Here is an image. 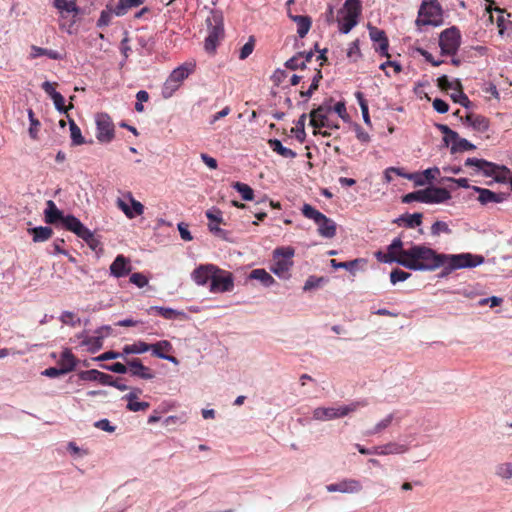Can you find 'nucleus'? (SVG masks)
Masks as SVG:
<instances>
[{
    "instance_id": "052dcab7",
    "label": "nucleus",
    "mask_w": 512,
    "mask_h": 512,
    "mask_svg": "<svg viewBox=\"0 0 512 512\" xmlns=\"http://www.w3.org/2000/svg\"><path fill=\"white\" fill-rule=\"evenodd\" d=\"M149 98H150L149 94L146 91H144V90L139 91L136 94L135 110L137 112H143L144 111L143 103L147 102L149 100Z\"/></svg>"
},
{
    "instance_id": "2f4dec72",
    "label": "nucleus",
    "mask_w": 512,
    "mask_h": 512,
    "mask_svg": "<svg viewBox=\"0 0 512 512\" xmlns=\"http://www.w3.org/2000/svg\"><path fill=\"white\" fill-rule=\"evenodd\" d=\"M456 92L451 95L452 100L455 103H459L465 108H470L472 106V102L469 100L468 96L463 92L462 85L459 81H456Z\"/></svg>"
},
{
    "instance_id": "393cba45",
    "label": "nucleus",
    "mask_w": 512,
    "mask_h": 512,
    "mask_svg": "<svg viewBox=\"0 0 512 512\" xmlns=\"http://www.w3.org/2000/svg\"><path fill=\"white\" fill-rule=\"evenodd\" d=\"M423 214L422 213H414L402 214L399 218H397L394 223L398 226H404L406 228H415L422 224Z\"/></svg>"
},
{
    "instance_id": "58836bf2",
    "label": "nucleus",
    "mask_w": 512,
    "mask_h": 512,
    "mask_svg": "<svg viewBox=\"0 0 512 512\" xmlns=\"http://www.w3.org/2000/svg\"><path fill=\"white\" fill-rule=\"evenodd\" d=\"M232 187L241 194L243 200H246V201H251L253 200V197H254V192H253V189L245 184V183H241V182H234Z\"/></svg>"
},
{
    "instance_id": "c9c22d12",
    "label": "nucleus",
    "mask_w": 512,
    "mask_h": 512,
    "mask_svg": "<svg viewBox=\"0 0 512 512\" xmlns=\"http://www.w3.org/2000/svg\"><path fill=\"white\" fill-rule=\"evenodd\" d=\"M306 114H302L298 121L296 122V126L291 129V132L295 134L296 139L303 143L306 138V132H305V122H306Z\"/></svg>"
},
{
    "instance_id": "4c0bfd02",
    "label": "nucleus",
    "mask_w": 512,
    "mask_h": 512,
    "mask_svg": "<svg viewBox=\"0 0 512 512\" xmlns=\"http://www.w3.org/2000/svg\"><path fill=\"white\" fill-rule=\"evenodd\" d=\"M69 127H70L72 144L76 145V146L84 144L85 139L82 136L80 128L77 126V124L74 122V120L69 119Z\"/></svg>"
},
{
    "instance_id": "e433bc0d",
    "label": "nucleus",
    "mask_w": 512,
    "mask_h": 512,
    "mask_svg": "<svg viewBox=\"0 0 512 512\" xmlns=\"http://www.w3.org/2000/svg\"><path fill=\"white\" fill-rule=\"evenodd\" d=\"M150 407V404L145 401L137 400V391L135 389H130V411H144Z\"/></svg>"
},
{
    "instance_id": "6ab92c4d",
    "label": "nucleus",
    "mask_w": 512,
    "mask_h": 512,
    "mask_svg": "<svg viewBox=\"0 0 512 512\" xmlns=\"http://www.w3.org/2000/svg\"><path fill=\"white\" fill-rule=\"evenodd\" d=\"M369 35L373 42L378 43L379 47L376 49L381 55L390 57L388 53L389 41L385 32L374 26H369Z\"/></svg>"
},
{
    "instance_id": "f704fd0d",
    "label": "nucleus",
    "mask_w": 512,
    "mask_h": 512,
    "mask_svg": "<svg viewBox=\"0 0 512 512\" xmlns=\"http://www.w3.org/2000/svg\"><path fill=\"white\" fill-rule=\"evenodd\" d=\"M110 272L115 277L124 276L126 273V259L119 255L110 266Z\"/></svg>"
},
{
    "instance_id": "20e7f679",
    "label": "nucleus",
    "mask_w": 512,
    "mask_h": 512,
    "mask_svg": "<svg viewBox=\"0 0 512 512\" xmlns=\"http://www.w3.org/2000/svg\"><path fill=\"white\" fill-rule=\"evenodd\" d=\"M362 6L360 0H346L343 8L339 10L341 17L337 19L339 31L341 33H349L358 23L361 15Z\"/></svg>"
},
{
    "instance_id": "c85d7f7f",
    "label": "nucleus",
    "mask_w": 512,
    "mask_h": 512,
    "mask_svg": "<svg viewBox=\"0 0 512 512\" xmlns=\"http://www.w3.org/2000/svg\"><path fill=\"white\" fill-rule=\"evenodd\" d=\"M268 145L275 153L281 155L284 158L293 159L297 156L296 152L290 148L284 147L281 141L278 139H269Z\"/></svg>"
},
{
    "instance_id": "e2e57ef3",
    "label": "nucleus",
    "mask_w": 512,
    "mask_h": 512,
    "mask_svg": "<svg viewBox=\"0 0 512 512\" xmlns=\"http://www.w3.org/2000/svg\"><path fill=\"white\" fill-rule=\"evenodd\" d=\"M254 50V38L250 37L249 41L243 45L240 50L239 58L241 60L246 59Z\"/></svg>"
},
{
    "instance_id": "8fccbe9b",
    "label": "nucleus",
    "mask_w": 512,
    "mask_h": 512,
    "mask_svg": "<svg viewBox=\"0 0 512 512\" xmlns=\"http://www.w3.org/2000/svg\"><path fill=\"white\" fill-rule=\"evenodd\" d=\"M496 475L502 479L512 478V463L506 462L498 465Z\"/></svg>"
},
{
    "instance_id": "9b49d317",
    "label": "nucleus",
    "mask_w": 512,
    "mask_h": 512,
    "mask_svg": "<svg viewBox=\"0 0 512 512\" xmlns=\"http://www.w3.org/2000/svg\"><path fill=\"white\" fill-rule=\"evenodd\" d=\"M234 288L233 274L229 271L222 270L216 266L212 282L210 284V291L212 293H223L232 291Z\"/></svg>"
},
{
    "instance_id": "0eeeda50",
    "label": "nucleus",
    "mask_w": 512,
    "mask_h": 512,
    "mask_svg": "<svg viewBox=\"0 0 512 512\" xmlns=\"http://www.w3.org/2000/svg\"><path fill=\"white\" fill-rule=\"evenodd\" d=\"M194 69L195 63L192 62H185L184 64L175 68L163 85L162 95L165 98L171 97L173 93L181 86L182 82L194 71Z\"/></svg>"
},
{
    "instance_id": "f3484780",
    "label": "nucleus",
    "mask_w": 512,
    "mask_h": 512,
    "mask_svg": "<svg viewBox=\"0 0 512 512\" xmlns=\"http://www.w3.org/2000/svg\"><path fill=\"white\" fill-rule=\"evenodd\" d=\"M128 8V0H119L118 5L115 8H111L107 6L105 10L101 12V15L97 21L98 27L107 26L110 23L111 17L113 15L121 16L126 13V9Z\"/></svg>"
},
{
    "instance_id": "2eb2a0df",
    "label": "nucleus",
    "mask_w": 512,
    "mask_h": 512,
    "mask_svg": "<svg viewBox=\"0 0 512 512\" xmlns=\"http://www.w3.org/2000/svg\"><path fill=\"white\" fill-rule=\"evenodd\" d=\"M79 377L84 381H97L103 385H112L118 387L120 390H125L127 388L126 385H118L113 380V377L109 374L103 373L96 369L81 371L79 373Z\"/></svg>"
},
{
    "instance_id": "4468645a",
    "label": "nucleus",
    "mask_w": 512,
    "mask_h": 512,
    "mask_svg": "<svg viewBox=\"0 0 512 512\" xmlns=\"http://www.w3.org/2000/svg\"><path fill=\"white\" fill-rule=\"evenodd\" d=\"M421 203H443L451 199L450 192L445 188L440 187H428L420 190Z\"/></svg>"
},
{
    "instance_id": "72a5a7b5",
    "label": "nucleus",
    "mask_w": 512,
    "mask_h": 512,
    "mask_svg": "<svg viewBox=\"0 0 512 512\" xmlns=\"http://www.w3.org/2000/svg\"><path fill=\"white\" fill-rule=\"evenodd\" d=\"M31 51H32L31 52L32 58H37L39 56H47L50 59H54V60L62 59V55L55 50H49V49H45V48H41V47L33 45L31 47Z\"/></svg>"
},
{
    "instance_id": "1a4fd4ad",
    "label": "nucleus",
    "mask_w": 512,
    "mask_h": 512,
    "mask_svg": "<svg viewBox=\"0 0 512 512\" xmlns=\"http://www.w3.org/2000/svg\"><path fill=\"white\" fill-rule=\"evenodd\" d=\"M461 34L457 27L452 26L443 30L439 37L442 54L455 55L460 47Z\"/></svg>"
},
{
    "instance_id": "79ce46f5",
    "label": "nucleus",
    "mask_w": 512,
    "mask_h": 512,
    "mask_svg": "<svg viewBox=\"0 0 512 512\" xmlns=\"http://www.w3.org/2000/svg\"><path fill=\"white\" fill-rule=\"evenodd\" d=\"M355 97L356 99L358 100V104L361 108V112H362V115H363V120L366 124H371V121H370V116H369V111H368V103L364 97V94L360 91H357L355 93Z\"/></svg>"
},
{
    "instance_id": "a211bd4d",
    "label": "nucleus",
    "mask_w": 512,
    "mask_h": 512,
    "mask_svg": "<svg viewBox=\"0 0 512 512\" xmlns=\"http://www.w3.org/2000/svg\"><path fill=\"white\" fill-rule=\"evenodd\" d=\"M326 488L329 492L353 494L362 490V484L356 479H344L338 483L329 484Z\"/></svg>"
},
{
    "instance_id": "f257e3e1",
    "label": "nucleus",
    "mask_w": 512,
    "mask_h": 512,
    "mask_svg": "<svg viewBox=\"0 0 512 512\" xmlns=\"http://www.w3.org/2000/svg\"><path fill=\"white\" fill-rule=\"evenodd\" d=\"M375 256L380 262H395L414 271H434L444 266L446 273L456 269L473 268L484 262V257L481 255L470 253L439 254L425 245H412L405 249L401 237L394 238L386 252L378 251Z\"/></svg>"
},
{
    "instance_id": "c03bdc74",
    "label": "nucleus",
    "mask_w": 512,
    "mask_h": 512,
    "mask_svg": "<svg viewBox=\"0 0 512 512\" xmlns=\"http://www.w3.org/2000/svg\"><path fill=\"white\" fill-rule=\"evenodd\" d=\"M316 73L312 79V83L310 84V87L307 91H301L300 95L302 97H311L314 91H316L319 87V82L322 79V72L321 69L317 68L315 69Z\"/></svg>"
},
{
    "instance_id": "a878e982",
    "label": "nucleus",
    "mask_w": 512,
    "mask_h": 512,
    "mask_svg": "<svg viewBox=\"0 0 512 512\" xmlns=\"http://www.w3.org/2000/svg\"><path fill=\"white\" fill-rule=\"evenodd\" d=\"M407 451L408 447L406 445L396 442L374 447V452L377 455L403 454Z\"/></svg>"
},
{
    "instance_id": "a19ab883",
    "label": "nucleus",
    "mask_w": 512,
    "mask_h": 512,
    "mask_svg": "<svg viewBox=\"0 0 512 512\" xmlns=\"http://www.w3.org/2000/svg\"><path fill=\"white\" fill-rule=\"evenodd\" d=\"M54 6L61 12H67V13H77L79 11V8L73 1L68 0H54Z\"/></svg>"
},
{
    "instance_id": "de8ad7c7",
    "label": "nucleus",
    "mask_w": 512,
    "mask_h": 512,
    "mask_svg": "<svg viewBox=\"0 0 512 512\" xmlns=\"http://www.w3.org/2000/svg\"><path fill=\"white\" fill-rule=\"evenodd\" d=\"M363 259H355L352 261H346V262H337L335 259H332L330 261L331 266L338 269V268H344L349 271H353L358 263L363 262Z\"/></svg>"
},
{
    "instance_id": "680f3d73",
    "label": "nucleus",
    "mask_w": 512,
    "mask_h": 512,
    "mask_svg": "<svg viewBox=\"0 0 512 512\" xmlns=\"http://www.w3.org/2000/svg\"><path fill=\"white\" fill-rule=\"evenodd\" d=\"M441 232L451 233V229L448 225L443 221H436L431 227V233L435 236H438Z\"/></svg>"
},
{
    "instance_id": "13d9d810",
    "label": "nucleus",
    "mask_w": 512,
    "mask_h": 512,
    "mask_svg": "<svg viewBox=\"0 0 512 512\" xmlns=\"http://www.w3.org/2000/svg\"><path fill=\"white\" fill-rule=\"evenodd\" d=\"M497 26L499 29V34H509L512 31V23L510 21H505V18L503 15H499L497 17Z\"/></svg>"
},
{
    "instance_id": "473e14b6",
    "label": "nucleus",
    "mask_w": 512,
    "mask_h": 512,
    "mask_svg": "<svg viewBox=\"0 0 512 512\" xmlns=\"http://www.w3.org/2000/svg\"><path fill=\"white\" fill-rule=\"evenodd\" d=\"M172 345L167 340H162L157 343L151 344L152 354L158 358H163L165 354L172 351Z\"/></svg>"
},
{
    "instance_id": "49530a36",
    "label": "nucleus",
    "mask_w": 512,
    "mask_h": 512,
    "mask_svg": "<svg viewBox=\"0 0 512 512\" xmlns=\"http://www.w3.org/2000/svg\"><path fill=\"white\" fill-rule=\"evenodd\" d=\"M152 310L156 311L159 316H162L165 319H175L177 318L181 313L172 309V308H166V307H152Z\"/></svg>"
},
{
    "instance_id": "7c9ffc66",
    "label": "nucleus",
    "mask_w": 512,
    "mask_h": 512,
    "mask_svg": "<svg viewBox=\"0 0 512 512\" xmlns=\"http://www.w3.org/2000/svg\"><path fill=\"white\" fill-rule=\"evenodd\" d=\"M60 368L65 370V373H68L72 370H74L76 366V359L72 352L69 349H65L60 357L59 360Z\"/></svg>"
},
{
    "instance_id": "0e129e2a",
    "label": "nucleus",
    "mask_w": 512,
    "mask_h": 512,
    "mask_svg": "<svg viewBox=\"0 0 512 512\" xmlns=\"http://www.w3.org/2000/svg\"><path fill=\"white\" fill-rule=\"evenodd\" d=\"M152 16H153L152 10L149 9L148 7H143L139 11H136L132 17L134 20L148 21L152 18Z\"/></svg>"
},
{
    "instance_id": "f03ea898",
    "label": "nucleus",
    "mask_w": 512,
    "mask_h": 512,
    "mask_svg": "<svg viewBox=\"0 0 512 512\" xmlns=\"http://www.w3.org/2000/svg\"><path fill=\"white\" fill-rule=\"evenodd\" d=\"M466 167H474L477 171H481L485 176L494 177L497 182H504L507 180L512 190V171L505 166H499L484 159L467 158L465 161Z\"/></svg>"
},
{
    "instance_id": "6e6552de",
    "label": "nucleus",
    "mask_w": 512,
    "mask_h": 512,
    "mask_svg": "<svg viewBox=\"0 0 512 512\" xmlns=\"http://www.w3.org/2000/svg\"><path fill=\"white\" fill-rule=\"evenodd\" d=\"M295 250L292 247H280L274 250L273 259L274 263L271 271L281 278L289 277V270L293 266L292 258Z\"/></svg>"
},
{
    "instance_id": "ddd939ff",
    "label": "nucleus",
    "mask_w": 512,
    "mask_h": 512,
    "mask_svg": "<svg viewBox=\"0 0 512 512\" xmlns=\"http://www.w3.org/2000/svg\"><path fill=\"white\" fill-rule=\"evenodd\" d=\"M62 225L65 229L73 232L85 242L93 240V233L73 215H66V217L63 218Z\"/></svg>"
},
{
    "instance_id": "423d86ee",
    "label": "nucleus",
    "mask_w": 512,
    "mask_h": 512,
    "mask_svg": "<svg viewBox=\"0 0 512 512\" xmlns=\"http://www.w3.org/2000/svg\"><path fill=\"white\" fill-rule=\"evenodd\" d=\"M302 214L313 220L318 225V233L325 238H333L336 235L335 222L326 217L323 213L315 209L310 204H304L302 207Z\"/></svg>"
},
{
    "instance_id": "69168bd1",
    "label": "nucleus",
    "mask_w": 512,
    "mask_h": 512,
    "mask_svg": "<svg viewBox=\"0 0 512 512\" xmlns=\"http://www.w3.org/2000/svg\"><path fill=\"white\" fill-rule=\"evenodd\" d=\"M354 131L357 139L361 143H368L370 141V135L359 124L354 125Z\"/></svg>"
},
{
    "instance_id": "4be33fe9",
    "label": "nucleus",
    "mask_w": 512,
    "mask_h": 512,
    "mask_svg": "<svg viewBox=\"0 0 512 512\" xmlns=\"http://www.w3.org/2000/svg\"><path fill=\"white\" fill-rule=\"evenodd\" d=\"M130 376H136L141 379L149 380L154 378V372L147 366H144L140 359H130Z\"/></svg>"
},
{
    "instance_id": "5fc2aeb1",
    "label": "nucleus",
    "mask_w": 512,
    "mask_h": 512,
    "mask_svg": "<svg viewBox=\"0 0 512 512\" xmlns=\"http://www.w3.org/2000/svg\"><path fill=\"white\" fill-rule=\"evenodd\" d=\"M60 320L64 324H68L72 327H75L80 324V318H77L73 312L65 311L62 313Z\"/></svg>"
},
{
    "instance_id": "4d7b16f0",
    "label": "nucleus",
    "mask_w": 512,
    "mask_h": 512,
    "mask_svg": "<svg viewBox=\"0 0 512 512\" xmlns=\"http://www.w3.org/2000/svg\"><path fill=\"white\" fill-rule=\"evenodd\" d=\"M28 117L30 120L29 135L32 139H36L38 127L40 126V122L34 117V113H33L32 109L28 110Z\"/></svg>"
},
{
    "instance_id": "5701e85b",
    "label": "nucleus",
    "mask_w": 512,
    "mask_h": 512,
    "mask_svg": "<svg viewBox=\"0 0 512 512\" xmlns=\"http://www.w3.org/2000/svg\"><path fill=\"white\" fill-rule=\"evenodd\" d=\"M109 326H103L96 331V336H92L83 341V344L89 347V350L96 352L103 346V338L108 335L110 331Z\"/></svg>"
},
{
    "instance_id": "dca6fc26",
    "label": "nucleus",
    "mask_w": 512,
    "mask_h": 512,
    "mask_svg": "<svg viewBox=\"0 0 512 512\" xmlns=\"http://www.w3.org/2000/svg\"><path fill=\"white\" fill-rule=\"evenodd\" d=\"M472 189L478 193L477 200L481 203V205L487 206L489 204H498L507 200L509 194L503 192H493L486 188H481L478 186H472Z\"/></svg>"
},
{
    "instance_id": "3c124183",
    "label": "nucleus",
    "mask_w": 512,
    "mask_h": 512,
    "mask_svg": "<svg viewBox=\"0 0 512 512\" xmlns=\"http://www.w3.org/2000/svg\"><path fill=\"white\" fill-rule=\"evenodd\" d=\"M411 276L410 273L405 272L401 269H393L390 273V281L392 284L407 280Z\"/></svg>"
},
{
    "instance_id": "39448f33",
    "label": "nucleus",
    "mask_w": 512,
    "mask_h": 512,
    "mask_svg": "<svg viewBox=\"0 0 512 512\" xmlns=\"http://www.w3.org/2000/svg\"><path fill=\"white\" fill-rule=\"evenodd\" d=\"M368 402L366 400H359L351 402L338 408L335 407H318L313 411V419L319 421H327L336 418H341L349 413L356 411L358 408L366 407Z\"/></svg>"
},
{
    "instance_id": "774afa93",
    "label": "nucleus",
    "mask_w": 512,
    "mask_h": 512,
    "mask_svg": "<svg viewBox=\"0 0 512 512\" xmlns=\"http://www.w3.org/2000/svg\"><path fill=\"white\" fill-rule=\"evenodd\" d=\"M433 108L438 112V113H446L448 112L449 110V105L447 102H445L444 100L442 99H439V98H436L433 103Z\"/></svg>"
},
{
    "instance_id": "aec40b11",
    "label": "nucleus",
    "mask_w": 512,
    "mask_h": 512,
    "mask_svg": "<svg viewBox=\"0 0 512 512\" xmlns=\"http://www.w3.org/2000/svg\"><path fill=\"white\" fill-rule=\"evenodd\" d=\"M215 269L216 266L212 264L201 265L193 271L192 278L198 285H205L208 281L211 283Z\"/></svg>"
},
{
    "instance_id": "bb28decb",
    "label": "nucleus",
    "mask_w": 512,
    "mask_h": 512,
    "mask_svg": "<svg viewBox=\"0 0 512 512\" xmlns=\"http://www.w3.org/2000/svg\"><path fill=\"white\" fill-rule=\"evenodd\" d=\"M66 216L63 215V212L59 210L55 203L52 200L47 202V209L45 210V221L48 224H55L58 221L63 223V218Z\"/></svg>"
},
{
    "instance_id": "864d4df0",
    "label": "nucleus",
    "mask_w": 512,
    "mask_h": 512,
    "mask_svg": "<svg viewBox=\"0 0 512 512\" xmlns=\"http://www.w3.org/2000/svg\"><path fill=\"white\" fill-rule=\"evenodd\" d=\"M144 212V205L135 200L131 195H130V219L134 218L135 216H139V215H142Z\"/></svg>"
},
{
    "instance_id": "b1692460",
    "label": "nucleus",
    "mask_w": 512,
    "mask_h": 512,
    "mask_svg": "<svg viewBox=\"0 0 512 512\" xmlns=\"http://www.w3.org/2000/svg\"><path fill=\"white\" fill-rule=\"evenodd\" d=\"M288 17L293 22L296 23L298 36L300 38H304L311 28V25H312L311 17H309L307 15H293L290 12H288Z\"/></svg>"
},
{
    "instance_id": "7ed1b4c3",
    "label": "nucleus",
    "mask_w": 512,
    "mask_h": 512,
    "mask_svg": "<svg viewBox=\"0 0 512 512\" xmlns=\"http://www.w3.org/2000/svg\"><path fill=\"white\" fill-rule=\"evenodd\" d=\"M442 16V8L437 0L423 1L415 23L419 28L427 25L440 26L443 23Z\"/></svg>"
},
{
    "instance_id": "603ef678",
    "label": "nucleus",
    "mask_w": 512,
    "mask_h": 512,
    "mask_svg": "<svg viewBox=\"0 0 512 512\" xmlns=\"http://www.w3.org/2000/svg\"><path fill=\"white\" fill-rule=\"evenodd\" d=\"M471 126L479 132H485L489 128V122L484 116L476 115Z\"/></svg>"
},
{
    "instance_id": "cd10ccee",
    "label": "nucleus",
    "mask_w": 512,
    "mask_h": 512,
    "mask_svg": "<svg viewBox=\"0 0 512 512\" xmlns=\"http://www.w3.org/2000/svg\"><path fill=\"white\" fill-rule=\"evenodd\" d=\"M248 278L259 281L265 287H270L275 283V279L262 268L253 269Z\"/></svg>"
},
{
    "instance_id": "a18cd8bd",
    "label": "nucleus",
    "mask_w": 512,
    "mask_h": 512,
    "mask_svg": "<svg viewBox=\"0 0 512 512\" xmlns=\"http://www.w3.org/2000/svg\"><path fill=\"white\" fill-rule=\"evenodd\" d=\"M475 149V146L470 143L468 140L464 138H460L451 146V152H459V151H470Z\"/></svg>"
},
{
    "instance_id": "37998d69",
    "label": "nucleus",
    "mask_w": 512,
    "mask_h": 512,
    "mask_svg": "<svg viewBox=\"0 0 512 512\" xmlns=\"http://www.w3.org/2000/svg\"><path fill=\"white\" fill-rule=\"evenodd\" d=\"M394 419V414H389L387 415L384 419H382L381 421H379L374 427L373 429H371L370 431H368L366 434L367 435H374V434H378L380 433L382 430L386 429L387 427L390 426V424L392 423Z\"/></svg>"
},
{
    "instance_id": "c756f323",
    "label": "nucleus",
    "mask_w": 512,
    "mask_h": 512,
    "mask_svg": "<svg viewBox=\"0 0 512 512\" xmlns=\"http://www.w3.org/2000/svg\"><path fill=\"white\" fill-rule=\"evenodd\" d=\"M28 233L33 235L34 242H44L50 239L53 235V230L47 226H39L34 228H29Z\"/></svg>"
},
{
    "instance_id": "ea45409f",
    "label": "nucleus",
    "mask_w": 512,
    "mask_h": 512,
    "mask_svg": "<svg viewBox=\"0 0 512 512\" xmlns=\"http://www.w3.org/2000/svg\"><path fill=\"white\" fill-rule=\"evenodd\" d=\"M304 53L299 52L297 55L293 56L289 60L286 61L285 66L291 70L304 69L306 67L305 61L303 60Z\"/></svg>"
},
{
    "instance_id": "f8f14e48",
    "label": "nucleus",
    "mask_w": 512,
    "mask_h": 512,
    "mask_svg": "<svg viewBox=\"0 0 512 512\" xmlns=\"http://www.w3.org/2000/svg\"><path fill=\"white\" fill-rule=\"evenodd\" d=\"M96 137L97 139L102 142H110L114 137V127L111 121V118L104 113H100L96 115Z\"/></svg>"
},
{
    "instance_id": "bf43d9fd",
    "label": "nucleus",
    "mask_w": 512,
    "mask_h": 512,
    "mask_svg": "<svg viewBox=\"0 0 512 512\" xmlns=\"http://www.w3.org/2000/svg\"><path fill=\"white\" fill-rule=\"evenodd\" d=\"M151 350V344L138 341L130 345V354H140Z\"/></svg>"
},
{
    "instance_id": "6e6d98bb",
    "label": "nucleus",
    "mask_w": 512,
    "mask_h": 512,
    "mask_svg": "<svg viewBox=\"0 0 512 512\" xmlns=\"http://www.w3.org/2000/svg\"><path fill=\"white\" fill-rule=\"evenodd\" d=\"M53 103H54V106L55 108L60 112V113H67L68 109H72L73 108V105L70 104L68 107L65 106L64 102V97L59 93V94H56V95H53Z\"/></svg>"
},
{
    "instance_id": "412c9836",
    "label": "nucleus",
    "mask_w": 512,
    "mask_h": 512,
    "mask_svg": "<svg viewBox=\"0 0 512 512\" xmlns=\"http://www.w3.org/2000/svg\"><path fill=\"white\" fill-rule=\"evenodd\" d=\"M224 30L221 25L213 26L205 39V50L212 53L216 50L220 40L223 38Z\"/></svg>"
},
{
    "instance_id": "338daca9",
    "label": "nucleus",
    "mask_w": 512,
    "mask_h": 512,
    "mask_svg": "<svg viewBox=\"0 0 512 512\" xmlns=\"http://www.w3.org/2000/svg\"><path fill=\"white\" fill-rule=\"evenodd\" d=\"M206 217L210 220L212 224L214 222L216 224H220L222 222V212L218 209L208 210L206 212Z\"/></svg>"
},
{
    "instance_id": "9d476101",
    "label": "nucleus",
    "mask_w": 512,
    "mask_h": 512,
    "mask_svg": "<svg viewBox=\"0 0 512 512\" xmlns=\"http://www.w3.org/2000/svg\"><path fill=\"white\" fill-rule=\"evenodd\" d=\"M331 107L319 106L310 112V125L314 128L313 134L317 135L318 129H339V125L328 117Z\"/></svg>"
},
{
    "instance_id": "09e8293b",
    "label": "nucleus",
    "mask_w": 512,
    "mask_h": 512,
    "mask_svg": "<svg viewBox=\"0 0 512 512\" xmlns=\"http://www.w3.org/2000/svg\"><path fill=\"white\" fill-rule=\"evenodd\" d=\"M130 283L136 285L138 288H143L149 283V278L140 272L130 274Z\"/></svg>"
}]
</instances>
